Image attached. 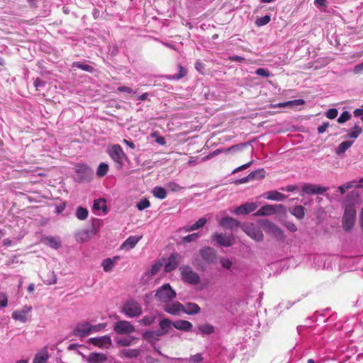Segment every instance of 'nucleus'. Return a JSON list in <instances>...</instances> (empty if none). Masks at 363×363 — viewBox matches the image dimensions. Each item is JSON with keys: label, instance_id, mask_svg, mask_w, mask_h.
Masks as SVG:
<instances>
[{"label": "nucleus", "instance_id": "f257e3e1", "mask_svg": "<svg viewBox=\"0 0 363 363\" xmlns=\"http://www.w3.org/2000/svg\"><path fill=\"white\" fill-rule=\"evenodd\" d=\"M218 255L215 249L209 246L202 247L199 252L194 255L192 264L198 270L204 272L208 266L217 262Z\"/></svg>", "mask_w": 363, "mask_h": 363}, {"label": "nucleus", "instance_id": "f03ea898", "mask_svg": "<svg viewBox=\"0 0 363 363\" xmlns=\"http://www.w3.org/2000/svg\"><path fill=\"white\" fill-rule=\"evenodd\" d=\"M108 154L115 162V167L118 170H121L124 165V161L128 160V157L122 147L118 144L113 145L108 147Z\"/></svg>", "mask_w": 363, "mask_h": 363}, {"label": "nucleus", "instance_id": "7ed1b4c3", "mask_svg": "<svg viewBox=\"0 0 363 363\" xmlns=\"http://www.w3.org/2000/svg\"><path fill=\"white\" fill-rule=\"evenodd\" d=\"M177 293L169 284H164L157 289L155 298L162 303H167L176 298Z\"/></svg>", "mask_w": 363, "mask_h": 363}, {"label": "nucleus", "instance_id": "20e7f679", "mask_svg": "<svg viewBox=\"0 0 363 363\" xmlns=\"http://www.w3.org/2000/svg\"><path fill=\"white\" fill-rule=\"evenodd\" d=\"M75 173V181L79 183L89 182L94 176L93 169L84 164L76 165Z\"/></svg>", "mask_w": 363, "mask_h": 363}, {"label": "nucleus", "instance_id": "39448f33", "mask_svg": "<svg viewBox=\"0 0 363 363\" xmlns=\"http://www.w3.org/2000/svg\"><path fill=\"white\" fill-rule=\"evenodd\" d=\"M181 279L185 283L191 285H196L200 282L199 275L195 272L189 265H182L179 268Z\"/></svg>", "mask_w": 363, "mask_h": 363}, {"label": "nucleus", "instance_id": "423d86ee", "mask_svg": "<svg viewBox=\"0 0 363 363\" xmlns=\"http://www.w3.org/2000/svg\"><path fill=\"white\" fill-rule=\"evenodd\" d=\"M286 208L283 204H267L261 207L256 213L257 216H267L276 213L284 214Z\"/></svg>", "mask_w": 363, "mask_h": 363}, {"label": "nucleus", "instance_id": "0eeeda50", "mask_svg": "<svg viewBox=\"0 0 363 363\" xmlns=\"http://www.w3.org/2000/svg\"><path fill=\"white\" fill-rule=\"evenodd\" d=\"M356 210L353 205H347L342 217V225L346 231L351 230L354 224Z\"/></svg>", "mask_w": 363, "mask_h": 363}, {"label": "nucleus", "instance_id": "6e6552de", "mask_svg": "<svg viewBox=\"0 0 363 363\" xmlns=\"http://www.w3.org/2000/svg\"><path fill=\"white\" fill-rule=\"evenodd\" d=\"M123 312L129 318L138 317L142 314V307L133 299L128 300L123 305Z\"/></svg>", "mask_w": 363, "mask_h": 363}, {"label": "nucleus", "instance_id": "1a4fd4ad", "mask_svg": "<svg viewBox=\"0 0 363 363\" xmlns=\"http://www.w3.org/2000/svg\"><path fill=\"white\" fill-rule=\"evenodd\" d=\"M72 335L81 339L91 335V323L88 321H82L77 323L73 328Z\"/></svg>", "mask_w": 363, "mask_h": 363}, {"label": "nucleus", "instance_id": "9d476101", "mask_svg": "<svg viewBox=\"0 0 363 363\" xmlns=\"http://www.w3.org/2000/svg\"><path fill=\"white\" fill-rule=\"evenodd\" d=\"M113 330L117 334L126 335L135 331L134 326L128 321L119 320L114 324Z\"/></svg>", "mask_w": 363, "mask_h": 363}, {"label": "nucleus", "instance_id": "9b49d317", "mask_svg": "<svg viewBox=\"0 0 363 363\" xmlns=\"http://www.w3.org/2000/svg\"><path fill=\"white\" fill-rule=\"evenodd\" d=\"M87 342L101 349H108L112 345L111 337L108 335L101 337H91Z\"/></svg>", "mask_w": 363, "mask_h": 363}, {"label": "nucleus", "instance_id": "f8f14e48", "mask_svg": "<svg viewBox=\"0 0 363 363\" xmlns=\"http://www.w3.org/2000/svg\"><path fill=\"white\" fill-rule=\"evenodd\" d=\"M328 188L320 186L318 185L310 184V183H306L303 185L301 188L302 193L301 194V196L303 195V194H323L325 191H327Z\"/></svg>", "mask_w": 363, "mask_h": 363}, {"label": "nucleus", "instance_id": "ddd939ff", "mask_svg": "<svg viewBox=\"0 0 363 363\" xmlns=\"http://www.w3.org/2000/svg\"><path fill=\"white\" fill-rule=\"evenodd\" d=\"M211 239L218 245L223 247H230L233 245L234 242V238L233 236L226 235L223 233H213L211 235Z\"/></svg>", "mask_w": 363, "mask_h": 363}, {"label": "nucleus", "instance_id": "4468645a", "mask_svg": "<svg viewBox=\"0 0 363 363\" xmlns=\"http://www.w3.org/2000/svg\"><path fill=\"white\" fill-rule=\"evenodd\" d=\"M182 257L179 253H172L167 259V262L164 265V272H171L177 268L179 266Z\"/></svg>", "mask_w": 363, "mask_h": 363}, {"label": "nucleus", "instance_id": "2eb2a0df", "mask_svg": "<svg viewBox=\"0 0 363 363\" xmlns=\"http://www.w3.org/2000/svg\"><path fill=\"white\" fill-rule=\"evenodd\" d=\"M163 310L169 314L174 315H179L181 312H183L184 305L178 301H174L172 303H167L163 307Z\"/></svg>", "mask_w": 363, "mask_h": 363}, {"label": "nucleus", "instance_id": "dca6fc26", "mask_svg": "<svg viewBox=\"0 0 363 363\" xmlns=\"http://www.w3.org/2000/svg\"><path fill=\"white\" fill-rule=\"evenodd\" d=\"M32 310L31 306H24L21 310H16L13 312L12 318L21 323H26L28 320L27 315Z\"/></svg>", "mask_w": 363, "mask_h": 363}, {"label": "nucleus", "instance_id": "f3484780", "mask_svg": "<svg viewBox=\"0 0 363 363\" xmlns=\"http://www.w3.org/2000/svg\"><path fill=\"white\" fill-rule=\"evenodd\" d=\"M78 354L82 355L83 358H86V356L83 354L81 352H78ZM107 360L106 354L100 352H91L86 357V362L88 363H99L104 362Z\"/></svg>", "mask_w": 363, "mask_h": 363}, {"label": "nucleus", "instance_id": "a211bd4d", "mask_svg": "<svg viewBox=\"0 0 363 363\" xmlns=\"http://www.w3.org/2000/svg\"><path fill=\"white\" fill-rule=\"evenodd\" d=\"M267 232L274 236L277 240H282L284 239L283 230L276 224L269 222L266 225Z\"/></svg>", "mask_w": 363, "mask_h": 363}, {"label": "nucleus", "instance_id": "6ab92c4d", "mask_svg": "<svg viewBox=\"0 0 363 363\" xmlns=\"http://www.w3.org/2000/svg\"><path fill=\"white\" fill-rule=\"evenodd\" d=\"M257 208L255 203H246L237 207L233 212L237 215H245L253 212Z\"/></svg>", "mask_w": 363, "mask_h": 363}, {"label": "nucleus", "instance_id": "aec40b11", "mask_svg": "<svg viewBox=\"0 0 363 363\" xmlns=\"http://www.w3.org/2000/svg\"><path fill=\"white\" fill-rule=\"evenodd\" d=\"M219 225L224 228L233 230L238 228L240 223L229 216L223 217L219 220Z\"/></svg>", "mask_w": 363, "mask_h": 363}, {"label": "nucleus", "instance_id": "412c9836", "mask_svg": "<svg viewBox=\"0 0 363 363\" xmlns=\"http://www.w3.org/2000/svg\"><path fill=\"white\" fill-rule=\"evenodd\" d=\"M247 234L256 241H262L264 238V235L259 228L251 225L246 228Z\"/></svg>", "mask_w": 363, "mask_h": 363}, {"label": "nucleus", "instance_id": "4be33fe9", "mask_svg": "<svg viewBox=\"0 0 363 363\" xmlns=\"http://www.w3.org/2000/svg\"><path fill=\"white\" fill-rule=\"evenodd\" d=\"M305 104V101L303 99H295L292 101H288L285 102H281L278 104H271L269 107L276 108H287V107H294L298 106H302Z\"/></svg>", "mask_w": 363, "mask_h": 363}, {"label": "nucleus", "instance_id": "5701e85b", "mask_svg": "<svg viewBox=\"0 0 363 363\" xmlns=\"http://www.w3.org/2000/svg\"><path fill=\"white\" fill-rule=\"evenodd\" d=\"M165 335V331L162 330H148L145 331L143 334V337L145 340L150 342H154L159 340L160 336Z\"/></svg>", "mask_w": 363, "mask_h": 363}, {"label": "nucleus", "instance_id": "b1692460", "mask_svg": "<svg viewBox=\"0 0 363 363\" xmlns=\"http://www.w3.org/2000/svg\"><path fill=\"white\" fill-rule=\"evenodd\" d=\"M141 238L142 236H130L121 245V249L129 250L134 248Z\"/></svg>", "mask_w": 363, "mask_h": 363}, {"label": "nucleus", "instance_id": "393cba45", "mask_svg": "<svg viewBox=\"0 0 363 363\" xmlns=\"http://www.w3.org/2000/svg\"><path fill=\"white\" fill-rule=\"evenodd\" d=\"M173 326L177 330L186 332L191 331L193 328V325L189 321L184 320L174 321Z\"/></svg>", "mask_w": 363, "mask_h": 363}, {"label": "nucleus", "instance_id": "a878e982", "mask_svg": "<svg viewBox=\"0 0 363 363\" xmlns=\"http://www.w3.org/2000/svg\"><path fill=\"white\" fill-rule=\"evenodd\" d=\"M201 308L198 304L195 303H188L184 306L183 313L188 315H195L199 313Z\"/></svg>", "mask_w": 363, "mask_h": 363}, {"label": "nucleus", "instance_id": "bb28decb", "mask_svg": "<svg viewBox=\"0 0 363 363\" xmlns=\"http://www.w3.org/2000/svg\"><path fill=\"white\" fill-rule=\"evenodd\" d=\"M287 196L277 191H269L266 193L265 198L268 200L280 201L284 200Z\"/></svg>", "mask_w": 363, "mask_h": 363}, {"label": "nucleus", "instance_id": "cd10ccee", "mask_svg": "<svg viewBox=\"0 0 363 363\" xmlns=\"http://www.w3.org/2000/svg\"><path fill=\"white\" fill-rule=\"evenodd\" d=\"M178 69L179 72L177 74L167 75L166 78L169 80H179L186 75V69L182 67L181 65H178Z\"/></svg>", "mask_w": 363, "mask_h": 363}, {"label": "nucleus", "instance_id": "c85d7f7f", "mask_svg": "<svg viewBox=\"0 0 363 363\" xmlns=\"http://www.w3.org/2000/svg\"><path fill=\"white\" fill-rule=\"evenodd\" d=\"M45 242L50 247L57 250L61 247V241L59 238L48 236L45 238Z\"/></svg>", "mask_w": 363, "mask_h": 363}, {"label": "nucleus", "instance_id": "c756f323", "mask_svg": "<svg viewBox=\"0 0 363 363\" xmlns=\"http://www.w3.org/2000/svg\"><path fill=\"white\" fill-rule=\"evenodd\" d=\"M140 352V349H124L121 351L120 357H125L128 358L137 357Z\"/></svg>", "mask_w": 363, "mask_h": 363}, {"label": "nucleus", "instance_id": "7c9ffc66", "mask_svg": "<svg viewBox=\"0 0 363 363\" xmlns=\"http://www.w3.org/2000/svg\"><path fill=\"white\" fill-rule=\"evenodd\" d=\"M289 212L298 219H302L305 216L304 208L300 205L289 209Z\"/></svg>", "mask_w": 363, "mask_h": 363}, {"label": "nucleus", "instance_id": "2f4dec72", "mask_svg": "<svg viewBox=\"0 0 363 363\" xmlns=\"http://www.w3.org/2000/svg\"><path fill=\"white\" fill-rule=\"evenodd\" d=\"M48 358V352L45 350L35 354L33 363H45Z\"/></svg>", "mask_w": 363, "mask_h": 363}, {"label": "nucleus", "instance_id": "473e14b6", "mask_svg": "<svg viewBox=\"0 0 363 363\" xmlns=\"http://www.w3.org/2000/svg\"><path fill=\"white\" fill-rule=\"evenodd\" d=\"M265 171L264 169H258L249 174L251 181L260 180L265 177Z\"/></svg>", "mask_w": 363, "mask_h": 363}, {"label": "nucleus", "instance_id": "72a5a7b5", "mask_svg": "<svg viewBox=\"0 0 363 363\" xmlns=\"http://www.w3.org/2000/svg\"><path fill=\"white\" fill-rule=\"evenodd\" d=\"M152 192L155 197L160 199H164L167 196L166 189L161 186H155L152 189Z\"/></svg>", "mask_w": 363, "mask_h": 363}, {"label": "nucleus", "instance_id": "f704fd0d", "mask_svg": "<svg viewBox=\"0 0 363 363\" xmlns=\"http://www.w3.org/2000/svg\"><path fill=\"white\" fill-rule=\"evenodd\" d=\"M199 331L203 335H211L214 333L215 329L212 325L203 324L199 326Z\"/></svg>", "mask_w": 363, "mask_h": 363}, {"label": "nucleus", "instance_id": "c9c22d12", "mask_svg": "<svg viewBox=\"0 0 363 363\" xmlns=\"http://www.w3.org/2000/svg\"><path fill=\"white\" fill-rule=\"evenodd\" d=\"M352 143L353 142L350 140L341 143L336 150V153L337 155H342L345 153L346 150H348L352 146Z\"/></svg>", "mask_w": 363, "mask_h": 363}, {"label": "nucleus", "instance_id": "e433bc0d", "mask_svg": "<svg viewBox=\"0 0 363 363\" xmlns=\"http://www.w3.org/2000/svg\"><path fill=\"white\" fill-rule=\"evenodd\" d=\"M75 215L79 220H84L87 218L89 212L86 208L79 206L77 208Z\"/></svg>", "mask_w": 363, "mask_h": 363}, {"label": "nucleus", "instance_id": "4c0bfd02", "mask_svg": "<svg viewBox=\"0 0 363 363\" xmlns=\"http://www.w3.org/2000/svg\"><path fill=\"white\" fill-rule=\"evenodd\" d=\"M173 323L174 322L168 319H162L159 323L160 328V330L165 331V334H167L168 333V330L171 328L172 325H173Z\"/></svg>", "mask_w": 363, "mask_h": 363}, {"label": "nucleus", "instance_id": "58836bf2", "mask_svg": "<svg viewBox=\"0 0 363 363\" xmlns=\"http://www.w3.org/2000/svg\"><path fill=\"white\" fill-rule=\"evenodd\" d=\"M114 265V260L111 259V258H106L103 260L102 267L104 268V270L106 272H111L113 270Z\"/></svg>", "mask_w": 363, "mask_h": 363}, {"label": "nucleus", "instance_id": "ea45409f", "mask_svg": "<svg viewBox=\"0 0 363 363\" xmlns=\"http://www.w3.org/2000/svg\"><path fill=\"white\" fill-rule=\"evenodd\" d=\"M73 67L80 69L84 71H86L88 72H93L94 70V68L88 65V64H84L80 62H75L73 63Z\"/></svg>", "mask_w": 363, "mask_h": 363}, {"label": "nucleus", "instance_id": "a19ab883", "mask_svg": "<svg viewBox=\"0 0 363 363\" xmlns=\"http://www.w3.org/2000/svg\"><path fill=\"white\" fill-rule=\"evenodd\" d=\"M108 171V165L106 163L101 162L97 169L96 174L99 177H104Z\"/></svg>", "mask_w": 363, "mask_h": 363}, {"label": "nucleus", "instance_id": "79ce46f5", "mask_svg": "<svg viewBox=\"0 0 363 363\" xmlns=\"http://www.w3.org/2000/svg\"><path fill=\"white\" fill-rule=\"evenodd\" d=\"M200 236H201V235L199 233H194L192 234H189V235L182 238V243L185 244V243L191 242L192 241H195L197 239H199L200 238Z\"/></svg>", "mask_w": 363, "mask_h": 363}, {"label": "nucleus", "instance_id": "37998d69", "mask_svg": "<svg viewBox=\"0 0 363 363\" xmlns=\"http://www.w3.org/2000/svg\"><path fill=\"white\" fill-rule=\"evenodd\" d=\"M271 21V16L269 15H265L264 16L258 18L255 21V24L257 26H263L269 23Z\"/></svg>", "mask_w": 363, "mask_h": 363}, {"label": "nucleus", "instance_id": "c03bdc74", "mask_svg": "<svg viewBox=\"0 0 363 363\" xmlns=\"http://www.w3.org/2000/svg\"><path fill=\"white\" fill-rule=\"evenodd\" d=\"M166 186L169 191H171L173 192H177L184 189L182 186H179L177 183H176L174 182H168L166 184Z\"/></svg>", "mask_w": 363, "mask_h": 363}, {"label": "nucleus", "instance_id": "a18cd8bd", "mask_svg": "<svg viewBox=\"0 0 363 363\" xmlns=\"http://www.w3.org/2000/svg\"><path fill=\"white\" fill-rule=\"evenodd\" d=\"M93 208L94 210L103 209L104 211H106V206L105 205V200L102 199L95 200L94 202Z\"/></svg>", "mask_w": 363, "mask_h": 363}, {"label": "nucleus", "instance_id": "49530a36", "mask_svg": "<svg viewBox=\"0 0 363 363\" xmlns=\"http://www.w3.org/2000/svg\"><path fill=\"white\" fill-rule=\"evenodd\" d=\"M133 340H134L133 337H128L118 339V340H117L116 342L118 345H119L121 346L128 347V346H130V345H132Z\"/></svg>", "mask_w": 363, "mask_h": 363}, {"label": "nucleus", "instance_id": "de8ad7c7", "mask_svg": "<svg viewBox=\"0 0 363 363\" xmlns=\"http://www.w3.org/2000/svg\"><path fill=\"white\" fill-rule=\"evenodd\" d=\"M362 133V128L357 124H355L354 126V130L349 134L348 137L350 138L356 139Z\"/></svg>", "mask_w": 363, "mask_h": 363}, {"label": "nucleus", "instance_id": "09e8293b", "mask_svg": "<svg viewBox=\"0 0 363 363\" xmlns=\"http://www.w3.org/2000/svg\"><path fill=\"white\" fill-rule=\"evenodd\" d=\"M162 266V264L160 263V262H157L155 264H154L151 269L148 271L147 274L149 276H154L161 269Z\"/></svg>", "mask_w": 363, "mask_h": 363}, {"label": "nucleus", "instance_id": "8fccbe9b", "mask_svg": "<svg viewBox=\"0 0 363 363\" xmlns=\"http://www.w3.org/2000/svg\"><path fill=\"white\" fill-rule=\"evenodd\" d=\"M351 118V114L349 111H343L341 115L337 118V122L339 123H344L349 121Z\"/></svg>", "mask_w": 363, "mask_h": 363}, {"label": "nucleus", "instance_id": "3c124183", "mask_svg": "<svg viewBox=\"0 0 363 363\" xmlns=\"http://www.w3.org/2000/svg\"><path fill=\"white\" fill-rule=\"evenodd\" d=\"M150 206V201L147 199H141L136 205L139 211H143Z\"/></svg>", "mask_w": 363, "mask_h": 363}, {"label": "nucleus", "instance_id": "603ef678", "mask_svg": "<svg viewBox=\"0 0 363 363\" xmlns=\"http://www.w3.org/2000/svg\"><path fill=\"white\" fill-rule=\"evenodd\" d=\"M354 182H355L354 181L349 182H347V183H345V184H343L342 186H340L338 187V191L341 194H344L345 193L346 190L353 187Z\"/></svg>", "mask_w": 363, "mask_h": 363}, {"label": "nucleus", "instance_id": "864d4df0", "mask_svg": "<svg viewBox=\"0 0 363 363\" xmlns=\"http://www.w3.org/2000/svg\"><path fill=\"white\" fill-rule=\"evenodd\" d=\"M247 144H248L247 143H240V144L233 145L230 147L226 149L225 152L228 153V152H230L232 151H240L242 150V148L244 147L247 146Z\"/></svg>", "mask_w": 363, "mask_h": 363}, {"label": "nucleus", "instance_id": "5fc2aeb1", "mask_svg": "<svg viewBox=\"0 0 363 363\" xmlns=\"http://www.w3.org/2000/svg\"><path fill=\"white\" fill-rule=\"evenodd\" d=\"M155 317L154 315H146L141 319L140 322L144 325H150L155 322Z\"/></svg>", "mask_w": 363, "mask_h": 363}, {"label": "nucleus", "instance_id": "6e6d98bb", "mask_svg": "<svg viewBox=\"0 0 363 363\" xmlns=\"http://www.w3.org/2000/svg\"><path fill=\"white\" fill-rule=\"evenodd\" d=\"M203 359L202 354L201 353H197L196 354L190 356L188 359L189 363H199L201 362Z\"/></svg>", "mask_w": 363, "mask_h": 363}, {"label": "nucleus", "instance_id": "4d7b16f0", "mask_svg": "<svg viewBox=\"0 0 363 363\" xmlns=\"http://www.w3.org/2000/svg\"><path fill=\"white\" fill-rule=\"evenodd\" d=\"M207 220L205 218H199L195 223L192 224L194 230H198L205 225Z\"/></svg>", "mask_w": 363, "mask_h": 363}, {"label": "nucleus", "instance_id": "13d9d810", "mask_svg": "<svg viewBox=\"0 0 363 363\" xmlns=\"http://www.w3.org/2000/svg\"><path fill=\"white\" fill-rule=\"evenodd\" d=\"M337 109L333 108L328 110V111L325 113V116L329 119H334L337 117Z\"/></svg>", "mask_w": 363, "mask_h": 363}, {"label": "nucleus", "instance_id": "bf43d9fd", "mask_svg": "<svg viewBox=\"0 0 363 363\" xmlns=\"http://www.w3.org/2000/svg\"><path fill=\"white\" fill-rule=\"evenodd\" d=\"M255 74L259 75V76L264 77H269L271 75V74L269 72V70L267 69H264V68H258V69H257L256 71H255Z\"/></svg>", "mask_w": 363, "mask_h": 363}, {"label": "nucleus", "instance_id": "052dcab7", "mask_svg": "<svg viewBox=\"0 0 363 363\" xmlns=\"http://www.w3.org/2000/svg\"><path fill=\"white\" fill-rule=\"evenodd\" d=\"M106 326V323H99L95 325H92L91 324V334L92 333H97L101 330L102 329L105 328Z\"/></svg>", "mask_w": 363, "mask_h": 363}, {"label": "nucleus", "instance_id": "680f3d73", "mask_svg": "<svg viewBox=\"0 0 363 363\" xmlns=\"http://www.w3.org/2000/svg\"><path fill=\"white\" fill-rule=\"evenodd\" d=\"M48 277V279L45 281L47 284L51 285L57 283V277L53 272H50Z\"/></svg>", "mask_w": 363, "mask_h": 363}, {"label": "nucleus", "instance_id": "e2e57ef3", "mask_svg": "<svg viewBox=\"0 0 363 363\" xmlns=\"http://www.w3.org/2000/svg\"><path fill=\"white\" fill-rule=\"evenodd\" d=\"M220 262L221 264V266L225 268V269H230L232 267V262L228 259V258H222L220 260Z\"/></svg>", "mask_w": 363, "mask_h": 363}, {"label": "nucleus", "instance_id": "0e129e2a", "mask_svg": "<svg viewBox=\"0 0 363 363\" xmlns=\"http://www.w3.org/2000/svg\"><path fill=\"white\" fill-rule=\"evenodd\" d=\"M196 69L201 74H203L205 70V65L201 61L198 60L195 63Z\"/></svg>", "mask_w": 363, "mask_h": 363}, {"label": "nucleus", "instance_id": "69168bd1", "mask_svg": "<svg viewBox=\"0 0 363 363\" xmlns=\"http://www.w3.org/2000/svg\"><path fill=\"white\" fill-rule=\"evenodd\" d=\"M8 300L7 296L4 293H0V308L6 307L7 306Z\"/></svg>", "mask_w": 363, "mask_h": 363}, {"label": "nucleus", "instance_id": "338daca9", "mask_svg": "<svg viewBox=\"0 0 363 363\" xmlns=\"http://www.w3.org/2000/svg\"><path fill=\"white\" fill-rule=\"evenodd\" d=\"M284 226L291 232H296L297 227L292 222L286 221L284 223Z\"/></svg>", "mask_w": 363, "mask_h": 363}, {"label": "nucleus", "instance_id": "774afa93", "mask_svg": "<svg viewBox=\"0 0 363 363\" xmlns=\"http://www.w3.org/2000/svg\"><path fill=\"white\" fill-rule=\"evenodd\" d=\"M45 82L38 77L36 78L34 81V86L36 88V89L43 87V86H45Z\"/></svg>", "mask_w": 363, "mask_h": 363}]
</instances>
